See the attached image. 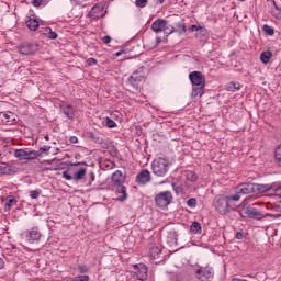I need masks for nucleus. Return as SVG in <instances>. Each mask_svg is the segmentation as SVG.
I'll return each mask as SVG.
<instances>
[{
	"label": "nucleus",
	"instance_id": "nucleus-1",
	"mask_svg": "<svg viewBox=\"0 0 281 281\" xmlns=\"http://www.w3.org/2000/svg\"><path fill=\"white\" fill-rule=\"evenodd\" d=\"M236 201H238V195H220L214 199L213 204L218 214L225 215L236 210V204L234 203Z\"/></svg>",
	"mask_w": 281,
	"mask_h": 281
},
{
	"label": "nucleus",
	"instance_id": "nucleus-2",
	"mask_svg": "<svg viewBox=\"0 0 281 281\" xmlns=\"http://www.w3.org/2000/svg\"><path fill=\"white\" fill-rule=\"evenodd\" d=\"M189 80L193 86L191 95L196 98L205 93V76L201 71H192L189 74Z\"/></svg>",
	"mask_w": 281,
	"mask_h": 281
},
{
	"label": "nucleus",
	"instance_id": "nucleus-3",
	"mask_svg": "<svg viewBox=\"0 0 281 281\" xmlns=\"http://www.w3.org/2000/svg\"><path fill=\"white\" fill-rule=\"evenodd\" d=\"M151 171L156 177H168L170 172V160L164 157H158L151 162Z\"/></svg>",
	"mask_w": 281,
	"mask_h": 281
},
{
	"label": "nucleus",
	"instance_id": "nucleus-4",
	"mask_svg": "<svg viewBox=\"0 0 281 281\" xmlns=\"http://www.w3.org/2000/svg\"><path fill=\"white\" fill-rule=\"evenodd\" d=\"M144 82H146V67L142 66L128 77V83L135 91H139Z\"/></svg>",
	"mask_w": 281,
	"mask_h": 281
},
{
	"label": "nucleus",
	"instance_id": "nucleus-5",
	"mask_svg": "<svg viewBox=\"0 0 281 281\" xmlns=\"http://www.w3.org/2000/svg\"><path fill=\"white\" fill-rule=\"evenodd\" d=\"M195 278L199 281H213L214 280V268L210 266H198L195 269Z\"/></svg>",
	"mask_w": 281,
	"mask_h": 281
},
{
	"label": "nucleus",
	"instance_id": "nucleus-6",
	"mask_svg": "<svg viewBox=\"0 0 281 281\" xmlns=\"http://www.w3.org/2000/svg\"><path fill=\"white\" fill-rule=\"evenodd\" d=\"M155 203L157 207H168L172 203V192L162 191L156 194Z\"/></svg>",
	"mask_w": 281,
	"mask_h": 281
},
{
	"label": "nucleus",
	"instance_id": "nucleus-7",
	"mask_svg": "<svg viewBox=\"0 0 281 281\" xmlns=\"http://www.w3.org/2000/svg\"><path fill=\"white\" fill-rule=\"evenodd\" d=\"M255 188L256 183H240L239 186H237L236 193L233 196H238V201H240V196L245 194H256Z\"/></svg>",
	"mask_w": 281,
	"mask_h": 281
},
{
	"label": "nucleus",
	"instance_id": "nucleus-8",
	"mask_svg": "<svg viewBox=\"0 0 281 281\" xmlns=\"http://www.w3.org/2000/svg\"><path fill=\"white\" fill-rule=\"evenodd\" d=\"M14 157L16 159H36L37 157H41V151L36 150H25V149H16L14 151Z\"/></svg>",
	"mask_w": 281,
	"mask_h": 281
},
{
	"label": "nucleus",
	"instance_id": "nucleus-9",
	"mask_svg": "<svg viewBox=\"0 0 281 281\" xmlns=\"http://www.w3.org/2000/svg\"><path fill=\"white\" fill-rule=\"evenodd\" d=\"M256 205H258V204H252V206H247L245 210V214L249 218H256L257 221H262V218H267V216H269V214H265V213L258 211V209H256Z\"/></svg>",
	"mask_w": 281,
	"mask_h": 281
},
{
	"label": "nucleus",
	"instance_id": "nucleus-10",
	"mask_svg": "<svg viewBox=\"0 0 281 281\" xmlns=\"http://www.w3.org/2000/svg\"><path fill=\"white\" fill-rule=\"evenodd\" d=\"M153 176L148 169L140 170L136 176V182L138 186H146V183H150Z\"/></svg>",
	"mask_w": 281,
	"mask_h": 281
},
{
	"label": "nucleus",
	"instance_id": "nucleus-11",
	"mask_svg": "<svg viewBox=\"0 0 281 281\" xmlns=\"http://www.w3.org/2000/svg\"><path fill=\"white\" fill-rule=\"evenodd\" d=\"M89 19H92V21H98L99 19H102L104 16V7L102 4H97L91 8V10L88 13Z\"/></svg>",
	"mask_w": 281,
	"mask_h": 281
},
{
	"label": "nucleus",
	"instance_id": "nucleus-12",
	"mask_svg": "<svg viewBox=\"0 0 281 281\" xmlns=\"http://www.w3.org/2000/svg\"><path fill=\"white\" fill-rule=\"evenodd\" d=\"M135 274L137 280L145 281L148 280V268L144 263H138L134 266Z\"/></svg>",
	"mask_w": 281,
	"mask_h": 281
},
{
	"label": "nucleus",
	"instance_id": "nucleus-13",
	"mask_svg": "<svg viewBox=\"0 0 281 281\" xmlns=\"http://www.w3.org/2000/svg\"><path fill=\"white\" fill-rule=\"evenodd\" d=\"M190 32H195V38L203 41L207 36V29L202 25L192 24L190 26Z\"/></svg>",
	"mask_w": 281,
	"mask_h": 281
},
{
	"label": "nucleus",
	"instance_id": "nucleus-14",
	"mask_svg": "<svg viewBox=\"0 0 281 281\" xmlns=\"http://www.w3.org/2000/svg\"><path fill=\"white\" fill-rule=\"evenodd\" d=\"M151 30H153V32H156V34H159L161 32H166V30H168V21H166L164 19H157L151 24Z\"/></svg>",
	"mask_w": 281,
	"mask_h": 281
},
{
	"label": "nucleus",
	"instance_id": "nucleus-15",
	"mask_svg": "<svg viewBox=\"0 0 281 281\" xmlns=\"http://www.w3.org/2000/svg\"><path fill=\"white\" fill-rule=\"evenodd\" d=\"M18 52L22 56H30L36 52V46L34 44H22L18 47Z\"/></svg>",
	"mask_w": 281,
	"mask_h": 281
},
{
	"label": "nucleus",
	"instance_id": "nucleus-16",
	"mask_svg": "<svg viewBox=\"0 0 281 281\" xmlns=\"http://www.w3.org/2000/svg\"><path fill=\"white\" fill-rule=\"evenodd\" d=\"M111 181L113 186H124V182L126 181V176H124L121 170H116L112 175Z\"/></svg>",
	"mask_w": 281,
	"mask_h": 281
},
{
	"label": "nucleus",
	"instance_id": "nucleus-17",
	"mask_svg": "<svg viewBox=\"0 0 281 281\" xmlns=\"http://www.w3.org/2000/svg\"><path fill=\"white\" fill-rule=\"evenodd\" d=\"M41 232L38 228L34 227L31 231H29V234L26 235V240L33 245V243H38L41 240Z\"/></svg>",
	"mask_w": 281,
	"mask_h": 281
},
{
	"label": "nucleus",
	"instance_id": "nucleus-18",
	"mask_svg": "<svg viewBox=\"0 0 281 281\" xmlns=\"http://www.w3.org/2000/svg\"><path fill=\"white\" fill-rule=\"evenodd\" d=\"M273 192V183L258 184L255 183V194H265V192Z\"/></svg>",
	"mask_w": 281,
	"mask_h": 281
},
{
	"label": "nucleus",
	"instance_id": "nucleus-19",
	"mask_svg": "<svg viewBox=\"0 0 281 281\" xmlns=\"http://www.w3.org/2000/svg\"><path fill=\"white\" fill-rule=\"evenodd\" d=\"M114 188H116L117 194H122V196L116 198V201L124 202L126 199H128V193H126V188L124 184H115Z\"/></svg>",
	"mask_w": 281,
	"mask_h": 281
},
{
	"label": "nucleus",
	"instance_id": "nucleus-20",
	"mask_svg": "<svg viewBox=\"0 0 281 281\" xmlns=\"http://www.w3.org/2000/svg\"><path fill=\"white\" fill-rule=\"evenodd\" d=\"M18 201L14 195H9L5 198L4 200V210L5 212H10V210H12L14 207V205H16Z\"/></svg>",
	"mask_w": 281,
	"mask_h": 281
},
{
	"label": "nucleus",
	"instance_id": "nucleus-21",
	"mask_svg": "<svg viewBox=\"0 0 281 281\" xmlns=\"http://www.w3.org/2000/svg\"><path fill=\"white\" fill-rule=\"evenodd\" d=\"M14 172V167L8 164L0 165V177H4L5 175H12Z\"/></svg>",
	"mask_w": 281,
	"mask_h": 281
},
{
	"label": "nucleus",
	"instance_id": "nucleus-22",
	"mask_svg": "<svg viewBox=\"0 0 281 281\" xmlns=\"http://www.w3.org/2000/svg\"><path fill=\"white\" fill-rule=\"evenodd\" d=\"M161 256V246H153L149 250V258L157 260Z\"/></svg>",
	"mask_w": 281,
	"mask_h": 281
},
{
	"label": "nucleus",
	"instance_id": "nucleus-23",
	"mask_svg": "<svg viewBox=\"0 0 281 281\" xmlns=\"http://www.w3.org/2000/svg\"><path fill=\"white\" fill-rule=\"evenodd\" d=\"M25 23L31 32H36L38 30V20L34 18H29Z\"/></svg>",
	"mask_w": 281,
	"mask_h": 281
},
{
	"label": "nucleus",
	"instance_id": "nucleus-24",
	"mask_svg": "<svg viewBox=\"0 0 281 281\" xmlns=\"http://www.w3.org/2000/svg\"><path fill=\"white\" fill-rule=\"evenodd\" d=\"M87 137L88 139H91L92 142H94V144H100V145L104 144V138H102L101 136L97 135L93 132H88Z\"/></svg>",
	"mask_w": 281,
	"mask_h": 281
},
{
	"label": "nucleus",
	"instance_id": "nucleus-25",
	"mask_svg": "<svg viewBox=\"0 0 281 281\" xmlns=\"http://www.w3.org/2000/svg\"><path fill=\"white\" fill-rule=\"evenodd\" d=\"M64 115H66V117H68V120H74L76 113L74 111V105L71 104H67L64 106Z\"/></svg>",
	"mask_w": 281,
	"mask_h": 281
},
{
	"label": "nucleus",
	"instance_id": "nucleus-26",
	"mask_svg": "<svg viewBox=\"0 0 281 281\" xmlns=\"http://www.w3.org/2000/svg\"><path fill=\"white\" fill-rule=\"evenodd\" d=\"M43 34L44 36H46V38H49L50 41H56V38H58V33L52 31V27H45Z\"/></svg>",
	"mask_w": 281,
	"mask_h": 281
},
{
	"label": "nucleus",
	"instance_id": "nucleus-27",
	"mask_svg": "<svg viewBox=\"0 0 281 281\" xmlns=\"http://www.w3.org/2000/svg\"><path fill=\"white\" fill-rule=\"evenodd\" d=\"M271 56H273V53L270 50H265L260 54V60L263 63V65H267L269 60H271Z\"/></svg>",
	"mask_w": 281,
	"mask_h": 281
},
{
	"label": "nucleus",
	"instance_id": "nucleus-28",
	"mask_svg": "<svg viewBox=\"0 0 281 281\" xmlns=\"http://www.w3.org/2000/svg\"><path fill=\"white\" fill-rule=\"evenodd\" d=\"M173 32H178V34H184L186 24L181 22L176 23V30H170L169 34H173Z\"/></svg>",
	"mask_w": 281,
	"mask_h": 281
},
{
	"label": "nucleus",
	"instance_id": "nucleus-29",
	"mask_svg": "<svg viewBox=\"0 0 281 281\" xmlns=\"http://www.w3.org/2000/svg\"><path fill=\"white\" fill-rule=\"evenodd\" d=\"M85 175H87V169L81 168L78 171L75 172L74 175V180L75 181H80V179H83Z\"/></svg>",
	"mask_w": 281,
	"mask_h": 281
},
{
	"label": "nucleus",
	"instance_id": "nucleus-30",
	"mask_svg": "<svg viewBox=\"0 0 281 281\" xmlns=\"http://www.w3.org/2000/svg\"><path fill=\"white\" fill-rule=\"evenodd\" d=\"M273 4L274 8L271 10V14L274 16V19L281 20V9L276 5V1H273Z\"/></svg>",
	"mask_w": 281,
	"mask_h": 281
},
{
	"label": "nucleus",
	"instance_id": "nucleus-31",
	"mask_svg": "<svg viewBox=\"0 0 281 281\" xmlns=\"http://www.w3.org/2000/svg\"><path fill=\"white\" fill-rule=\"evenodd\" d=\"M274 159L276 164H278L281 167V145H279L274 150Z\"/></svg>",
	"mask_w": 281,
	"mask_h": 281
},
{
	"label": "nucleus",
	"instance_id": "nucleus-32",
	"mask_svg": "<svg viewBox=\"0 0 281 281\" xmlns=\"http://www.w3.org/2000/svg\"><path fill=\"white\" fill-rule=\"evenodd\" d=\"M190 232H192L193 234H199L201 232V223L193 222L191 224Z\"/></svg>",
	"mask_w": 281,
	"mask_h": 281
},
{
	"label": "nucleus",
	"instance_id": "nucleus-33",
	"mask_svg": "<svg viewBox=\"0 0 281 281\" xmlns=\"http://www.w3.org/2000/svg\"><path fill=\"white\" fill-rule=\"evenodd\" d=\"M227 91H240V83H236V82H231L227 86Z\"/></svg>",
	"mask_w": 281,
	"mask_h": 281
},
{
	"label": "nucleus",
	"instance_id": "nucleus-34",
	"mask_svg": "<svg viewBox=\"0 0 281 281\" xmlns=\"http://www.w3.org/2000/svg\"><path fill=\"white\" fill-rule=\"evenodd\" d=\"M262 31L265 32V34H267L268 36H273V34H276V31L273 30V27L265 24L262 26Z\"/></svg>",
	"mask_w": 281,
	"mask_h": 281
},
{
	"label": "nucleus",
	"instance_id": "nucleus-35",
	"mask_svg": "<svg viewBox=\"0 0 281 281\" xmlns=\"http://www.w3.org/2000/svg\"><path fill=\"white\" fill-rule=\"evenodd\" d=\"M105 126H108V128H115L117 123H115L111 117H105Z\"/></svg>",
	"mask_w": 281,
	"mask_h": 281
},
{
	"label": "nucleus",
	"instance_id": "nucleus-36",
	"mask_svg": "<svg viewBox=\"0 0 281 281\" xmlns=\"http://www.w3.org/2000/svg\"><path fill=\"white\" fill-rule=\"evenodd\" d=\"M272 192H274L277 196L281 198V184L273 183Z\"/></svg>",
	"mask_w": 281,
	"mask_h": 281
},
{
	"label": "nucleus",
	"instance_id": "nucleus-37",
	"mask_svg": "<svg viewBox=\"0 0 281 281\" xmlns=\"http://www.w3.org/2000/svg\"><path fill=\"white\" fill-rule=\"evenodd\" d=\"M187 179H188L189 181L194 182V181H196V180L199 179V177L196 176V173H194V172H192V171H189V172L187 173Z\"/></svg>",
	"mask_w": 281,
	"mask_h": 281
},
{
	"label": "nucleus",
	"instance_id": "nucleus-38",
	"mask_svg": "<svg viewBox=\"0 0 281 281\" xmlns=\"http://www.w3.org/2000/svg\"><path fill=\"white\" fill-rule=\"evenodd\" d=\"M29 194L31 199H38L41 196V190H32Z\"/></svg>",
	"mask_w": 281,
	"mask_h": 281
},
{
	"label": "nucleus",
	"instance_id": "nucleus-39",
	"mask_svg": "<svg viewBox=\"0 0 281 281\" xmlns=\"http://www.w3.org/2000/svg\"><path fill=\"white\" fill-rule=\"evenodd\" d=\"M135 4L137 8H146V5H148V0H136Z\"/></svg>",
	"mask_w": 281,
	"mask_h": 281
},
{
	"label": "nucleus",
	"instance_id": "nucleus-40",
	"mask_svg": "<svg viewBox=\"0 0 281 281\" xmlns=\"http://www.w3.org/2000/svg\"><path fill=\"white\" fill-rule=\"evenodd\" d=\"M78 271L79 273H89V267H87V265H79Z\"/></svg>",
	"mask_w": 281,
	"mask_h": 281
},
{
	"label": "nucleus",
	"instance_id": "nucleus-41",
	"mask_svg": "<svg viewBox=\"0 0 281 281\" xmlns=\"http://www.w3.org/2000/svg\"><path fill=\"white\" fill-rule=\"evenodd\" d=\"M187 205H188V207H192V209L196 207V199H194V198L189 199L187 201Z\"/></svg>",
	"mask_w": 281,
	"mask_h": 281
},
{
	"label": "nucleus",
	"instance_id": "nucleus-42",
	"mask_svg": "<svg viewBox=\"0 0 281 281\" xmlns=\"http://www.w3.org/2000/svg\"><path fill=\"white\" fill-rule=\"evenodd\" d=\"M273 212H281V201H277L272 204Z\"/></svg>",
	"mask_w": 281,
	"mask_h": 281
},
{
	"label": "nucleus",
	"instance_id": "nucleus-43",
	"mask_svg": "<svg viewBox=\"0 0 281 281\" xmlns=\"http://www.w3.org/2000/svg\"><path fill=\"white\" fill-rule=\"evenodd\" d=\"M87 65H88V67H93V65H98V59L91 57V58L87 59Z\"/></svg>",
	"mask_w": 281,
	"mask_h": 281
},
{
	"label": "nucleus",
	"instance_id": "nucleus-44",
	"mask_svg": "<svg viewBox=\"0 0 281 281\" xmlns=\"http://www.w3.org/2000/svg\"><path fill=\"white\" fill-rule=\"evenodd\" d=\"M89 280V276L88 274H82L79 277H75V281H87Z\"/></svg>",
	"mask_w": 281,
	"mask_h": 281
},
{
	"label": "nucleus",
	"instance_id": "nucleus-45",
	"mask_svg": "<svg viewBox=\"0 0 281 281\" xmlns=\"http://www.w3.org/2000/svg\"><path fill=\"white\" fill-rule=\"evenodd\" d=\"M32 5L34 8H41V5H43V0H32Z\"/></svg>",
	"mask_w": 281,
	"mask_h": 281
},
{
	"label": "nucleus",
	"instance_id": "nucleus-46",
	"mask_svg": "<svg viewBox=\"0 0 281 281\" xmlns=\"http://www.w3.org/2000/svg\"><path fill=\"white\" fill-rule=\"evenodd\" d=\"M49 150H52V146L49 145H45L40 148V153H49Z\"/></svg>",
	"mask_w": 281,
	"mask_h": 281
},
{
	"label": "nucleus",
	"instance_id": "nucleus-47",
	"mask_svg": "<svg viewBox=\"0 0 281 281\" xmlns=\"http://www.w3.org/2000/svg\"><path fill=\"white\" fill-rule=\"evenodd\" d=\"M63 178L66 179V181H71L74 179V177H71L68 171L63 172Z\"/></svg>",
	"mask_w": 281,
	"mask_h": 281
},
{
	"label": "nucleus",
	"instance_id": "nucleus-48",
	"mask_svg": "<svg viewBox=\"0 0 281 281\" xmlns=\"http://www.w3.org/2000/svg\"><path fill=\"white\" fill-rule=\"evenodd\" d=\"M235 238L237 240H243V238H245V235L243 234V232H237L236 235H235Z\"/></svg>",
	"mask_w": 281,
	"mask_h": 281
},
{
	"label": "nucleus",
	"instance_id": "nucleus-49",
	"mask_svg": "<svg viewBox=\"0 0 281 281\" xmlns=\"http://www.w3.org/2000/svg\"><path fill=\"white\" fill-rule=\"evenodd\" d=\"M102 41H103V43H104L105 45H109V43H111V36L105 35V36H103Z\"/></svg>",
	"mask_w": 281,
	"mask_h": 281
},
{
	"label": "nucleus",
	"instance_id": "nucleus-50",
	"mask_svg": "<svg viewBox=\"0 0 281 281\" xmlns=\"http://www.w3.org/2000/svg\"><path fill=\"white\" fill-rule=\"evenodd\" d=\"M69 142H70V144H78V137L77 136H71L69 138Z\"/></svg>",
	"mask_w": 281,
	"mask_h": 281
},
{
	"label": "nucleus",
	"instance_id": "nucleus-51",
	"mask_svg": "<svg viewBox=\"0 0 281 281\" xmlns=\"http://www.w3.org/2000/svg\"><path fill=\"white\" fill-rule=\"evenodd\" d=\"M5 268V261L0 257V270Z\"/></svg>",
	"mask_w": 281,
	"mask_h": 281
},
{
	"label": "nucleus",
	"instance_id": "nucleus-52",
	"mask_svg": "<svg viewBox=\"0 0 281 281\" xmlns=\"http://www.w3.org/2000/svg\"><path fill=\"white\" fill-rule=\"evenodd\" d=\"M122 54H124V50L116 52L115 56H122Z\"/></svg>",
	"mask_w": 281,
	"mask_h": 281
},
{
	"label": "nucleus",
	"instance_id": "nucleus-53",
	"mask_svg": "<svg viewBox=\"0 0 281 281\" xmlns=\"http://www.w3.org/2000/svg\"><path fill=\"white\" fill-rule=\"evenodd\" d=\"M66 281H76V278L69 277V278L66 279Z\"/></svg>",
	"mask_w": 281,
	"mask_h": 281
},
{
	"label": "nucleus",
	"instance_id": "nucleus-54",
	"mask_svg": "<svg viewBox=\"0 0 281 281\" xmlns=\"http://www.w3.org/2000/svg\"><path fill=\"white\" fill-rule=\"evenodd\" d=\"M233 281H245V279L234 278Z\"/></svg>",
	"mask_w": 281,
	"mask_h": 281
},
{
	"label": "nucleus",
	"instance_id": "nucleus-55",
	"mask_svg": "<svg viewBox=\"0 0 281 281\" xmlns=\"http://www.w3.org/2000/svg\"><path fill=\"white\" fill-rule=\"evenodd\" d=\"M0 115H3L7 120L10 117L8 114H3V112H1Z\"/></svg>",
	"mask_w": 281,
	"mask_h": 281
},
{
	"label": "nucleus",
	"instance_id": "nucleus-56",
	"mask_svg": "<svg viewBox=\"0 0 281 281\" xmlns=\"http://www.w3.org/2000/svg\"><path fill=\"white\" fill-rule=\"evenodd\" d=\"M165 0H157V3L161 4Z\"/></svg>",
	"mask_w": 281,
	"mask_h": 281
},
{
	"label": "nucleus",
	"instance_id": "nucleus-57",
	"mask_svg": "<svg viewBox=\"0 0 281 281\" xmlns=\"http://www.w3.org/2000/svg\"><path fill=\"white\" fill-rule=\"evenodd\" d=\"M80 164H82V162H77V164H74V166H80Z\"/></svg>",
	"mask_w": 281,
	"mask_h": 281
},
{
	"label": "nucleus",
	"instance_id": "nucleus-58",
	"mask_svg": "<svg viewBox=\"0 0 281 281\" xmlns=\"http://www.w3.org/2000/svg\"><path fill=\"white\" fill-rule=\"evenodd\" d=\"M171 30H177V26L175 27V26H171Z\"/></svg>",
	"mask_w": 281,
	"mask_h": 281
},
{
	"label": "nucleus",
	"instance_id": "nucleus-59",
	"mask_svg": "<svg viewBox=\"0 0 281 281\" xmlns=\"http://www.w3.org/2000/svg\"><path fill=\"white\" fill-rule=\"evenodd\" d=\"M161 41V38H158V42Z\"/></svg>",
	"mask_w": 281,
	"mask_h": 281
},
{
	"label": "nucleus",
	"instance_id": "nucleus-60",
	"mask_svg": "<svg viewBox=\"0 0 281 281\" xmlns=\"http://www.w3.org/2000/svg\"><path fill=\"white\" fill-rule=\"evenodd\" d=\"M0 160H1V154H0Z\"/></svg>",
	"mask_w": 281,
	"mask_h": 281
},
{
	"label": "nucleus",
	"instance_id": "nucleus-61",
	"mask_svg": "<svg viewBox=\"0 0 281 281\" xmlns=\"http://www.w3.org/2000/svg\"><path fill=\"white\" fill-rule=\"evenodd\" d=\"M239 1H245V0H239Z\"/></svg>",
	"mask_w": 281,
	"mask_h": 281
}]
</instances>
